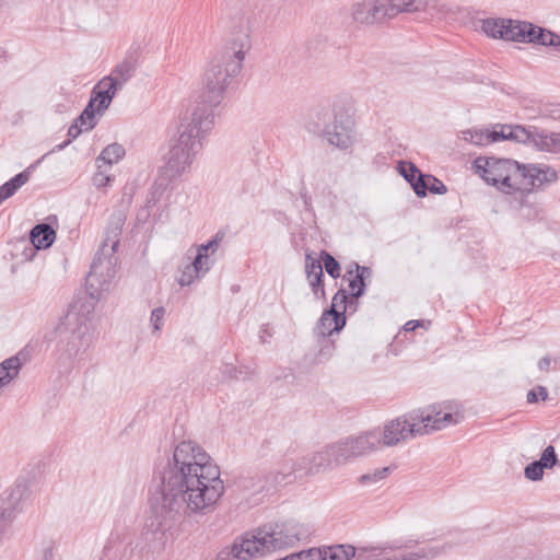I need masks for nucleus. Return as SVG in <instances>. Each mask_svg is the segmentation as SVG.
<instances>
[{"label":"nucleus","instance_id":"f257e3e1","mask_svg":"<svg viewBox=\"0 0 560 560\" xmlns=\"http://www.w3.org/2000/svg\"><path fill=\"white\" fill-rule=\"evenodd\" d=\"M252 48L250 21L244 15L234 19L228 45L209 62L203 74V92L190 116H185L172 141L162 176L167 180L179 177L203 147V140L214 127V109L228 91L237 85L246 54Z\"/></svg>","mask_w":560,"mask_h":560},{"label":"nucleus","instance_id":"f03ea898","mask_svg":"<svg viewBox=\"0 0 560 560\" xmlns=\"http://www.w3.org/2000/svg\"><path fill=\"white\" fill-rule=\"evenodd\" d=\"M220 468L197 443L182 441L154 470L150 508L156 525L175 521L186 508L209 512L224 493Z\"/></svg>","mask_w":560,"mask_h":560},{"label":"nucleus","instance_id":"7ed1b4c3","mask_svg":"<svg viewBox=\"0 0 560 560\" xmlns=\"http://www.w3.org/2000/svg\"><path fill=\"white\" fill-rule=\"evenodd\" d=\"M476 173L504 194H530L558 179L557 172L546 164H521L512 159L478 156L472 162Z\"/></svg>","mask_w":560,"mask_h":560},{"label":"nucleus","instance_id":"20e7f679","mask_svg":"<svg viewBox=\"0 0 560 560\" xmlns=\"http://www.w3.org/2000/svg\"><path fill=\"white\" fill-rule=\"evenodd\" d=\"M126 222L121 210L114 211L107 226L106 240L96 252L85 279L86 292L92 300H100L102 293L109 290L116 275L118 258L115 253L119 246V235Z\"/></svg>","mask_w":560,"mask_h":560},{"label":"nucleus","instance_id":"39448f33","mask_svg":"<svg viewBox=\"0 0 560 560\" xmlns=\"http://www.w3.org/2000/svg\"><path fill=\"white\" fill-rule=\"evenodd\" d=\"M280 530L262 532L258 535L246 534L243 537L236 538L233 542L234 558L238 560H247L249 558L261 555L265 551L283 549L293 546L300 540V533L296 527H277Z\"/></svg>","mask_w":560,"mask_h":560},{"label":"nucleus","instance_id":"423d86ee","mask_svg":"<svg viewBox=\"0 0 560 560\" xmlns=\"http://www.w3.org/2000/svg\"><path fill=\"white\" fill-rule=\"evenodd\" d=\"M424 8L421 0H363L352 7V18L360 24H374L399 13H412Z\"/></svg>","mask_w":560,"mask_h":560},{"label":"nucleus","instance_id":"0eeeda50","mask_svg":"<svg viewBox=\"0 0 560 560\" xmlns=\"http://www.w3.org/2000/svg\"><path fill=\"white\" fill-rule=\"evenodd\" d=\"M332 121L323 129V135L329 144L347 150L352 147L355 137V121L351 103L340 101L332 106Z\"/></svg>","mask_w":560,"mask_h":560},{"label":"nucleus","instance_id":"6e6552de","mask_svg":"<svg viewBox=\"0 0 560 560\" xmlns=\"http://www.w3.org/2000/svg\"><path fill=\"white\" fill-rule=\"evenodd\" d=\"M89 317L69 311L65 320L57 327L60 342H65V351L69 358H75L90 347L91 336L88 325Z\"/></svg>","mask_w":560,"mask_h":560},{"label":"nucleus","instance_id":"1a4fd4ad","mask_svg":"<svg viewBox=\"0 0 560 560\" xmlns=\"http://www.w3.org/2000/svg\"><path fill=\"white\" fill-rule=\"evenodd\" d=\"M298 470L293 468L288 472L278 471L271 477L261 476L258 474L255 475H243L236 478L235 486L242 491L244 494L248 493L253 497V502H250L252 498H246L245 502H241L237 506L238 510L245 511V509L249 505H256L260 501L256 495L262 493L264 491H269L270 487H277L279 485H288L295 480V476L293 471Z\"/></svg>","mask_w":560,"mask_h":560},{"label":"nucleus","instance_id":"9d476101","mask_svg":"<svg viewBox=\"0 0 560 560\" xmlns=\"http://www.w3.org/2000/svg\"><path fill=\"white\" fill-rule=\"evenodd\" d=\"M381 445V434L374 430L358 436H349L330 444L335 456V465L340 466L349 460L364 456Z\"/></svg>","mask_w":560,"mask_h":560},{"label":"nucleus","instance_id":"9b49d317","mask_svg":"<svg viewBox=\"0 0 560 560\" xmlns=\"http://www.w3.org/2000/svg\"><path fill=\"white\" fill-rule=\"evenodd\" d=\"M31 495L30 481L18 478L12 487L0 494V524L12 523L16 515L23 512Z\"/></svg>","mask_w":560,"mask_h":560},{"label":"nucleus","instance_id":"f8f14e48","mask_svg":"<svg viewBox=\"0 0 560 560\" xmlns=\"http://www.w3.org/2000/svg\"><path fill=\"white\" fill-rule=\"evenodd\" d=\"M381 434V444L385 446H395L416 436L428 434L427 427L418 424L417 420L409 418V412L397 417L385 424Z\"/></svg>","mask_w":560,"mask_h":560},{"label":"nucleus","instance_id":"ddd939ff","mask_svg":"<svg viewBox=\"0 0 560 560\" xmlns=\"http://www.w3.org/2000/svg\"><path fill=\"white\" fill-rule=\"evenodd\" d=\"M520 26L517 43L541 45L546 47L560 46V35L548 28L535 25L528 21H522Z\"/></svg>","mask_w":560,"mask_h":560},{"label":"nucleus","instance_id":"4468645a","mask_svg":"<svg viewBox=\"0 0 560 560\" xmlns=\"http://www.w3.org/2000/svg\"><path fill=\"white\" fill-rule=\"evenodd\" d=\"M521 22L513 19L488 18L482 21L481 30L489 37L517 43Z\"/></svg>","mask_w":560,"mask_h":560},{"label":"nucleus","instance_id":"2eb2a0df","mask_svg":"<svg viewBox=\"0 0 560 560\" xmlns=\"http://www.w3.org/2000/svg\"><path fill=\"white\" fill-rule=\"evenodd\" d=\"M117 92V80L112 77L102 79L92 90L89 104L102 114L107 109Z\"/></svg>","mask_w":560,"mask_h":560},{"label":"nucleus","instance_id":"dca6fc26","mask_svg":"<svg viewBox=\"0 0 560 560\" xmlns=\"http://www.w3.org/2000/svg\"><path fill=\"white\" fill-rule=\"evenodd\" d=\"M305 273L312 292L318 299H324L326 293L324 288L323 266L318 258L313 257V253H306L305 255Z\"/></svg>","mask_w":560,"mask_h":560},{"label":"nucleus","instance_id":"f3484780","mask_svg":"<svg viewBox=\"0 0 560 560\" xmlns=\"http://www.w3.org/2000/svg\"><path fill=\"white\" fill-rule=\"evenodd\" d=\"M347 317L340 313H332V310H325L318 320V337L327 341L334 332H339L346 326Z\"/></svg>","mask_w":560,"mask_h":560},{"label":"nucleus","instance_id":"a211bd4d","mask_svg":"<svg viewBox=\"0 0 560 560\" xmlns=\"http://www.w3.org/2000/svg\"><path fill=\"white\" fill-rule=\"evenodd\" d=\"M302 463L303 465H308L307 472L311 475L324 472L338 467L335 465V456L330 450V444L313 454L310 458H302Z\"/></svg>","mask_w":560,"mask_h":560},{"label":"nucleus","instance_id":"6ab92c4d","mask_svg":"<svg viewBox=\"0 0 560 560\" xmlns=\"http://www.w3.org/2000/svg\"><path fill=\"white\" fill-rule=\"evenodd\" d=\"M56 240V231L48 223L36 224L30 231V241L36 249L49 248Z\"/></svg>","mask_w":560,"mask_h":560},{"label":"nucleus","instance_id":"aec40b11","mask_svg":"<svg viewBox=\"0 0 560 560\" xmlns=\"http://www.w3.org/2000/svg\"><path fill=\"white\" fill-rule=\"evenodd\" d=\"M35 166L36 164H31L24 171L16 174L0 186V198L2 201L12 197L24 184L28 182L32 171L35 168Z\"/></svg>","mask_w":560,"mask_h":560},{"label":"nucleus","instance_id":"412c9836","mask_svg":"<svg viewBox=\"0 0 560 560\" xmlns=\"http://www.w3.org/2000/svg\"><path fill=\"white\" fill-rule=\"evenodd\" d=\"M136 68L137 59L133 56L129 55L114 68L109 77L117 80L118 86L133 77Z\"/></svg>","mask_w":560,"mask_h":560},{"label":"nucleus","instance_id":"4be33fe9","mask_svg":"<svg viewBox=\"0 0 560 560\" xmlns=\"http://www.w3.org/2000/svg\"><path fill=\"white\" fill-rule=\"evenodd\" d=\"M22 368L21 360L18 355L5 359L0 363V384L2 386L9 384L15 378Z\"/></svg>","mask_w":560,"mask_h":560},{"label":"nucleus","instance_id":"5701e85b","mask_svg":"<svg viewBox=\"0 0 560 560\" xmlns=\"http://www.w3.org/2000/svg\"><path fill=\"white\" fill-rule=\"evenodd\" d=\"M535 147L541 151L560 153V132L547 135L539 131V135L535 136Z\"/></svg>","mask_w":560,"mask_h":560},{"label":"nucleus","instance_id":"b1692460","mask_svg":"<svg viewBox=\"0 0 560 560\" xmlns=\"http://www.w3.org/2000/svg\"><path fill=\"white\" fill-rule=\"evenodd\" d=\"M464 419L463 412L452 411V412H443L442 418H436L433 421V424H421L422 427H427L428 434L434 431L443 430L450 425L458 424Z\"/></svg>","mask_w":560,"mask_h":560},{"label":"nucleus","instance_id":"393cba45","mask_svg":"<svg viewBox=\"0 0 560 560\" xmlns=\"http://www.w3.org/2000/svg\"><path fill=\"white\" fill-rule=\"evenodd\" d=\"M539 135L537 128L533 130L526 129L523 126H511L508 127V136L510 140L520 142V143H533L535 145V136Z\"/></svg>","mask_w":560,"mask_h":560},{"label":"nucleus","instance_id":"a878e982","mask_svg":"<svg viewBox=\"0 0 560 560\" xmlns=\"http://www.w3.org/2000/svg\"><path fill=\"white\" fill-rule=\"evenodd\" d=\"M125 148L115 142L104 148L97 158V161H103L105 164L112 166L125 156Z\"/></svg>","mask_w":560,"mask_h":560},{"label":"nucleus","instance_id":"bb28decb","mask_svg":"<svg viewBox=\"0 0 560 560\" xmlns=\"http://www.w3.org/2000/svg\"><path fill=\"white\" fill-rule=\"evenodd\" d=\"M149 547L153 550L163 549L167 539L166 530L163 527H150L143 534Z\"/></svg>","mask_w":560,"mask_h":560},{"label":"nucleus","instance_id":"cd10ccee","mask_svg":"<svg viewBox=\"0 0 560 560\" xmlns=\"http://www.w3.org/2000/svg\"><path fill=\"white\" fill-rule=\"evenodd\" d=\"M443 411L431 412V405L409 411V418L417 420L418 424H433L436 418H442Z\"/></svg>","mask_w":560,"mask_h":560},{"label":"nucleus","instance_id":"c85d7f7f","mask_svg":"<svg viewBox=\"0 0 560 560\" xmlns=\"http://www.w3.org/2000/svg\"><path fill=\"white\" fill-rule=\"evenodd\" d=\"M323 268H325L326 272L332 278L337 279L341 273V266L339 261L327 250H320L319 258Z\"/></svg>","mask_w":560,"mask_h":560},{"label":"nucleus","instance_id":"c756f323","mask_svg":"<svg viewBox=\"0 0 560 560\" xmlns=\"http://www.w3.org/2000/svg\"><path fill=\"white\" fill-rule=\"evenodd\" d=\"M96 109L89 104L82 110V113L77 117L75 121L81 125L84 130H91L96 126Z\"/></svg>","mask_w":560,"mask_h":560},{"label":"nucleus","instance_id":"7c9ffc66","mask_svg":"<svg viewBox=\"0 0 560 560\" xmlns=\"http://www.w3.org/2000/svg\"><path fill=\"white\" fill-rule=\"evenodd\" d=\"M463 139L476 145H487L491 143L490 132L482 130H465L463 131Z\"/></svg>","mask_w":560,"mask_h":560},{"label":"nucleus","instance_id":"2f4dec72","mask_svg":"<svg viewBox=\"0 0 560 560\" xmlns=\"http://www.w3.org/2000/svg\"><path fill=\"white\" fill-rule=\"evenodd\" d=\"M347 300H348V292L342 288L339 289L332 296L331 305L328 310H332V313L342 312V314L346 315Z\"/></svg>","mask_w":560,"mask_h":560},{"label":"nucleus","instance_id":"473e14b6","mask_svg":"<svg viewBox=\"0 0 560 560\" xmlns=\"http://www.w3.org/2000/svg\"><path fill=\"white\" fill-rule=\"evenodd\" d=\"M429 176H430V174H423L420 171L419 174L415 177V179L410 184L415 194L420 198L425 197L428 195V186H429L428 177Z\"/></svg>","mask_w":560,"mask_h":560},{"label":"nucleus","instance_id":"72a5a7b5","mask_svg":"<svg viewBox=\"0 0 560 560\" xmlns=\"http://www.w3.org/2000/svg\"><path fill=\"white\" fill-rule=\"evenodd\" d=\"M538 462L546 468V469H552L555 466L559 464V458L557 456L556 450L552 445L547 446L541 455Z\"/></svg>","mask_w":560,"mask_h":560},{"label":"nucleus","instance_id":"f704fd0d","mask_svg":"<svg viewBox=\"0 0 560 560\" xmlns=\"http://www.w3.org/2000/svg\"><path fill=\"white\" fill-rule=\"evenodd\" d=\"M392 471L390 467L376 468L373 472H368L359 478L360 483L377 482L385 479Z\"/></svg>","mask_w":560,"mask_h":560},{"label":"nucleus","instance_id":"c9c22d12","mask_svg":"<svg viewBox=\"0 0 560 560\" xmlns=\"http://www.w3.org/2000/svg\"><path fill=\"white\" fill-rule=\"evenodd\" d=\"M397 170L399 174L411 184L415 177L419 174L420 170L412 162H398Z\"/></svg>","mask_w":560,"mask_h":560},{"label":"nucleus","instance_id":"e433bc0d","mask_svg":"<svg viewBox=\"0 0 560 560\" xmlns=\"http://www.w3.org/2000/svg\"><path fill=\"white\" fill-rule=\"evenodd\" d=\"M544 469H546L538 460L528 464L524 469V475L528 480L539 481L544 477Z\"/></svg>","mask_w":560,"mask_h":560},{"label":"nucleus","instance_id":"4c0bfd02","mask_svg":"<svg viewBox=\"0 0 560 560\" xmlns=\"http://www.w3.org/2000/svg\"><path fill=\"white\" fill-rule=\"evenodd\" d=\"M349 288L353 298H361L365 294L366 282L361 276L355 273L352 278H349Z\"/></svg>","mask_w":560,"mask_h":560},{"label":"nucleus","instance_id":"58836bf2","mask_svg":"<svg viewBox=\"0 0 560 560\" xmlns=\"http://www.w3.org/2000/svg\"><path fill=\"white\" fill-rule=\"evenodd\" d=\"M439 411H443V412H452V411L463 412L462 407L457 402L452 401V400H446V401H443V402L431 404V412L438 413Z\"/></svg>","mask_w":560,"mask_h":560},{"label":"nucleus","instance_id":"ea45409f","mask_svg":"<svg viewBox=\"0 0 560 560\" xmlns=\"http://www.w3.org/2000/svg\"><path fill=\"white\" fill-rule=\"evenodd\" d=\"M548 398V390L545 386H537L527 393L526 399L528 404H536L539 400L545 401Z\"/></svg>","mask_w":560,"mask_h":560},{"label":"nucleus","instance_id":"a19ab883","mask_svg":"<svg viewBox=\"0 0 560 560\" xmlns=\"http://www.w3.org/2000/svg\"><path fill=\"white\" fill-rule=\"evenodd\" d=\"M187 269L195 271L196 277L200 271L207 272L210 269L208 260L202 258V255H196L191 264L187 265Z\"/></svg>","mask_w":560,"mask_h":560},{"label":"nucleus","instance_id":"79ce46f5","mask_svg":"<svg viewBox=\"0 0 560 560\" xmlns=\"http://www.w3.org/2000/svg\"><path fill=\"white\" fill-rule=\"evenodd\" d=\"M429 179V186H428V192L435 194V195H443L447 191V187L445 184L436 178L433 175H430L428 177Z\"/></svg>","mask_w":560,"mask_h":560},{"label":"nucleus","instance_id":"37998d69","mask_svg":"<svg viewBox=\"0 0 560 560\" xmlns=\"http://www.w3.org/2000/svg\"><path fill=\"white\" fill-rule=\"evenodd\" d=\"M298 560H323L325 557H322L320 550L318 548H310L307 550H302L300 552H295Z\"/></svg>","mask_w":560,"mask_h":560},{"label":"nucleus","instance_id":"c03bdc74","mask_svg":"<svg viewBox=\"0 0 560 560\" xmlns=\"http://www.w3.org/2000/svg\"><path fill=\"white\" fill-rule=\"evenodd\" d=\"M165 308L163 306L156 307L151 313V323L154 330H160L163 325Z\"/></svg>","mask_w":560,"mask_h":560},{"label":"nucleus","instance_id":"a18cd8bd","mask_svg":"<svg viewBox=\"0 0 560 560\" xmlns=\"http://www.w3.org/2000/svg\"><path fill=\"white\" fill-rule=\"evenodd\" d=\"M225 236V232L222 230H219L211 240H209L206 244L208 248L210 249L211 254L215 253L219 248L221 242L223 241Z\"/></svg>","mask_w":560,"mask_h":560},{"label":"nucleus","instance_id":"49530a36","mask_svg":"<svg viewBox=\"0 0 560 560\" xmlns=\"http://www.w3.org/2000/svg\"><path fill=\"white\" fill-rule=\"evenodd\" d=\"M221 372L225 378L231 380H238L240 375L242 374V370H238L236 366L230 363L224 364Z\"/></svg>","mask_w":560,"mask_h":560},{"label":"nucleus","instance_id":"de8ad7c7","mask_svg":"<svg viewBox=\"0 0 560 560\" xmlns=\"http://www.w3.org/2000/svg\"><path fill=\"white\" fill-rule=\"evenodd\" d=\"M112 182V177L102 171H98L93 176V184L97 188L106 187Z\"/></svg>","mask_w":560,"mask_h":560},{"label":"nucleus","instance_id":"09e8293b","mask_svg":"<svg viewBox=\"0 0 560 560\" xmlns=\"http://www.w3.org/2000/svg\"><path fill=\"white\" fill-rule=\"evenodd\" d=\"M508 127L506 125L500 126V130L493 129L490 131V141L497 142L500 140H510V137L508 136Z\"/></svg>","mask_w":560,"mask_h":560},{"label":"nucleus","instance_id":"8fccbe9b","mask_svg":"<svg viewBox=\"0 0 560 560\" xmlns=\"http://www.w3.org/2000/svg\"><path fill=\"white\" fill-rule=\"evenodd\" d=\"M195 276H196L195 271H190L186 267L178 279V283L182 287L189 285L192 282Z\"/></svg>","mask_w":560,"mask_h":560},{"label":"nucleus","instance_id":"3c124183","mask_svg":"<svg viewBox=\"0 0 560 560\" xmlns=\"http://www.w3.org/2000/svg\"><path fill=\"white\" fill-rule=\"evenodd\" d=\"M355 273L362 277L363 280H366L372 276V269L366 266H361L358 262L353 261Z\"/></svg>","mask_w":560,"mask_h":560},{"label":"nucleus","instance_id":"603ef678","mask_svg":"<svg viewBox=\"0 0 560 560\" xmlns=\"http://www.w3.org/2000/svg\"><path fill=\"white\" fill-rule=\"evenodd\" d=\"M319 342L322 343V348L319 350V355H330L335 346L331 340L327 338V341H324L323 338H319Z\"/></svg>","mask_w":560,"mask_h":560},{"label":"nucleus","instance_id":"864d4df0","mask_svg":"<svg viewBox=\"0 0 560 560\" xmlns=\"http://www.w3.org/2000/svg\"><path fill=\"white\" fill-rule=\"evenodd\" d=\"M83 129L84 128L74 120V122L68 129V139H71L72 141L73 139L78 138Z\"/></svg>","mask_w":560,"mask_h":560},{"label":"nucleus","instance_id":"5fc2aeb1","mask_svg":"<svg viewBox=\"0 0 560 560\" xmlns=\"http://www.w3.org/2000/svg\"><path fill=\"white\" fill-rule=\"evenodd\" d=\"M359 299L360 298H353L352 296V293L348 294V300H347V310L350 311V313H354L357 312L358 307H359Z\"/></svg>","mask_w":560,"mask_h":560},{"label":"nucleus","instance_id":"6e6d98bb","mask_svg":"<svg viewBox=\"0 0 560 560\" xmlns=\"http://www.w3.org/2000/svg\"><path fill=\"white\" fill-rule=\"evenodd\" d=\"M231 557L234 558L233 545L222 549L215 560H229Z\"/></svg>","mask_w":560,"mask_h":560},{"label":"nucleus","instance_id":"4d7b16f0","mask_svg":"<svg viewBox=\"0 0 560 560\" xmlns=\"http://www.w3.org/2000/svg\"><path fill=\"white\" fill-rule=\"evenodd\" d=\"M419 326H421V322H420V320H415V319H412V320H409V322H407V323L405 324L404 329H405L406 331H413V330H416Z\"/></svg>","mask_w":560,"mask_h":560},{"label":"nucleus","instance_id":"13d9d810","mask_svg":"<svg viewBox=\"0 0 560 560\" xmlns=\"http://www.w3.org/2000/svg\"><path fill=\"white\" fill-rule=\"evenodd\" d=\"M550 358L549 357H544L539 360L538 362V368L539 370L541 371H548L549 370V366H550Z\"/></svg>","mask_w":560,"mask_h":560},{"label":"nucleus","instance_id":"bf43d9fd","mask_svg":"<svg viewBox=\"0 0 560 560\" xmlns=\"http://www.w3.org/2000/svg\"><path fill=\"white\" fill-rule=\"evenodd\" d=\"M209 252H210V249L208 248L207 244L205 243V244L199 245V247L197 249V255H202V258L208 260Z\"/></svg>","mask_w":560,"mask_h":560},{"label":"nucleus","instance_id":"052dcab7","mask_svg":"<svg viewBox=\"0 0 560 560\" xmlns=\"http://www.w3.org/2000/svg\"><path fill=\"white\" fill-rule=\"evenodd\" d=\"M300 195H301V198L303 199L304 201V206L306 209H308V207L311 206V198L307 194V190L305 188H303L301 191H300Z\"/></svg>","mask_w":560,"mask_h":560},{"label":"nucleus","instance_id":"680f3d73","mask_svg":"<svg viewBox=\"0 0 560 560\" xmlns=\"http://www.w3.org/2000/svg\"><path fill=\"white\" fill-rule=\"evenodd\" d=\"M353 273H355V270H354V266H353V262H351L348 267H347V271H346V275L343 276V279H346L347 277H352Z\"/></svg>","mask_w":560,"mask_h":560},{"label":"nucleus","instance_id":"e2e57ef3","mask_svg":"<svg viewBox=\"0 0 560 560\" xmlns=\"http://www.w3.org/2000/svg\"><path fill=\"white\" fill-rule=\"evenodd\" d=\"M52 547L45 549L44 551V560H52Z\"/></svg>","mask_w":560,"mask_h":560},{"label":"nucleus","instance_id":"0e129e2a","mask_svg":"<svg viewBox=\"0 0 560 560\" xmlns=\"http://www.w3.org/2000/svg\"><path fill=\"white\" fill-rule=\"evenodd\" d=\"M70 143H71V139H68V140H66V141H63L62 143L58 144V145L56 147V149H57V150H62V149H65L67 145H69Z\"/></svg>","mask_w":560,"mask_h":560},{"label":"nucleus","instance_id":"69168bd1","mask_svg":"<svg viewBox=\"0 0 560 560\" xmlns=\"http://www.w3.org/2000/svg\"><path fill=\"white\" fill-rule=\"evenodd\" d=\"M4 538V527H0V544L3 541Z\"/></svg>","mask_w":560,"mask_h":560},{"label":"nucleus","instance_id":"338daca9","mask_svg":"<svg viewBox=\"0 0 560 560\" xmlns=\"http://www.w3.org/2000/svg\"><path fill=\"white\" fill-rule=\"evenodd\" d=\"M270 529L278 530L277 527L270 526Z\"/></svg>","mask_w":560,"mask_h":560},{"label":"nucleus","instance_id":"774afa93","mask_svg":"<svg viewBox=\"0 0 560 560\" xmlns=\"http://www.w3.org/2000/svg\"><path fill=\"white\" fill-rule=\"evenodd\" d=\"M2 202H3V201H2V199L0 198V205H1Z\"/></svg>","mask_w":560,"mask_h":560}]
</instances>
